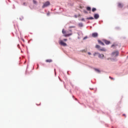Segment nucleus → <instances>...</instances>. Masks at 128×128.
<instances>
[{"mask_svg": "<svg viewBox=\"0 0 128 128\" xmlns=\"http://www.w3.org/2000/svg\"><path fill=\"white\" fill-rule=\"evenodd\" d=\"M118 54H120V52L118 50H114L112 52V58L114 60H116V58L118 56Z\"/></svg>", "mask_w": 128, "mask_h": 128, "instance_id": "nucleus-1", "label": "nucleus"}, {"mask_svg": "<svg viewBox=\"0 0 128 128\" xmlns=\"http://www.w3.org/2000/svg\"><path fill=\"white\" fill-rule=\"evenodd\" d=\"M50 5V2L47 1L46 2H45L44 3V4L42 6V8H46V6H48Z\"/></svg>", "mask_w": 128, "mask_h": 128, "instance_id": "nucleus-2", "label": "nucleus"}, {"mask_svg": "<svg viewBox=\"0 0 128 128\" xmlns=\"http://www.w3.org/2000/svg\"><path fill=\"white\" fill-rule=\"evenodd\" d=\"M60 44H61V46H67L66 44L62 40L60 41Z\"/></svg>", "mask_w": 128, "mask_h": 128, "instance_id": "nucleus-3", "label": "nucleus"}, {"mask_svg": "<svg viewBox=\"0 0 128 128\" xmlns=\"http://www.w3.org/2000/svg\"><path fill=\"white\" fill-rule=\"evenodd\" d=\"M102 42L106 44H110V42L106 40H103Z\"/></svg>", "mask_w": 128, "mask_h": 128, "instance_id": "nucleus-4", "label": "nucleus"}, {"mask_svg": "<svg viewBox=\"0 0 128 128\" xmlns=\"http://www.w3.org/2000/svg\"><path fill=\"white\" fill-rule=\"evenodd\" d=\"M98 18H100V15H98V14H94V18H95V20H98Z\"/></svg>", "mask_w": 128, "mask_h": 128, "instance_id": "nucleus-5", "label": "nucleus"}, {"mask_svg": "<svg viewBox=\"0 0 128 128\" xmlns=\"http://www.w3.org/2000/svg\"><path fill=\"white\" fill-rule=\"evenodd\" d=\"M104 54H98V57L99 58H104Z\"/></svg>", "mask_w": 128, "mask_h": 128, "instance_id": "nucleus-6", "label": "nucleus"}, {"mask_svg": "<svg viewBox=\"0 0 128 128\" xmlns=\"http://www.w3.org/2000/svg\"><path fill=\"white\" fill-rule=\"evenodd\" d=\"M118 8H122L124 7V4H122L120 2H119V3H118Z\"/></svg>", "mask_w": 128, "mask_h": 128, "instance_id": "nucleus-7", "label": "nucleus"}, {"mask_svg": "<svg viewBox=\"0 0 128 128\" xmlns=\"http://www.w3.org/2000/svg\"><path fill=\"white\" fill-rule=\"evenodd\" d=\"M118 46V44L117 42H114L112 44L113 48H116V46Z\"/></svg>", "mask_w": 128, "mask_h": 128, "instance_id": "nucleus-8", "label": "nucleus"}, {"mask_svg": "<svg viewBox=\"0 0 128 128\" xmlns=\"http://www.w3.org/2000/svg\"><path fill=\"white\" fill-rule=\"evenodd\" d=\"M98 42L100 44H102V46H104V44L100 40H98Z\"/></svg>", "mask_w": 128, "mask_h": 128, "instance_id": "nucleus-9", "label": "nucleus"}, {"mask_svg": "<svg viewBox=\"0 0 128 128\" xmlns=\"http://www.w3.org/2000/svg\"><path fill=\"white\" fill-rule=\"evenodd\" d=\"M92 36L93 38H96V36H98V33H93Z\"/></svg>", "mask_w": 128, "mask_h": 128, "instance_id": "nucleus-10", "label": "nucleus"}, {"mask_svg": "<svg viewBox=\"0 0 128 128\" xmlns=\"http://www.w3.org/2000/svg\"><path fill=\"white\" fill-rule=\"evenodd\" d=\"M46 62H52V59H48L46 60Z\"/></svg>", "mask_w": 128, "mask_h": 128, "instance_id": "nucleus-11", "label": "nucleus"}, {"mask_svg": "<svg viewBox=\"0 0 128 128\" xmlns=\"http://www.w3.org/2000/svg\"><path fill=\"white\" fill-rule=\"evenodd\" d=\"M99 54H100V53H98V52H95L93 54V56H98Z\"/></svg>", "mask_w": 128, "mask_h": 128, "instance_id": "nucleus-12", "label": "nucleus"}, {"mask_svg": "<svg viewBox=\"0 0 128 128\" xmlns=\"http://www.w3.org/2000/svg\"><path fill=\"white\" fill-rule=\"evenodd\" d=\"M83 26H84V25H83L82 23H80V24H78V26H79L80 28H82Z\"/></svg>", "mask_w": 128, "mask_h": 128, "instance_id": "nucleus-13", "label": "nucleus"}, {"mask_svg": "<svg viewBox=\"0 0 128 128\" xmlns=\"http://www.w3.org/2000/svg\"><path fill=\"white\" fill-rule=\"evenodd\" d=\"M99 50H100L101 52H106V49L104 48H100V49H99Z\"/></svg>", "mask_w": 128, "mask_h": 128, "instance_id": "nucleus-14", "label": "nucleus"}, {"mask_svg": "<svg viewBox=\"0 0 128 128\" xmlns=\"http://www.w3.org/2000/svg\"><path fill=\"white\" fill-rule=\"evenodd\" d=\"M86 10H88L89 12H90V10H92V8H90V7L88 6L86 8Z\"/></svg>", "mask_w": 128, "mask_h": 128, "instance_id": "nucleus-15", "label": "nucleus"}, {"mask_svg": "<svg viewBox=\"0 0 128 128\" xmlns=\"http://www.w3.org/2000/svg\"><path fill=\"white\" fill-rule=\"evenodd\" d=\"M96 48H100V45H96Z\"/></svg>", "mask_w": 128, "mask_h": 128, "instance_id": "nucleus-16", "label": "nucleus"}, {"mask_svg": "<svg viewBox=\"0 0 128 128\" xmlns=\"http://www.w3.org/2000/svg\"><path fill=\"white\" fill-rule=\"evenodd\" d=\"M96 8H92V12H96Z\"/></svg>", "mask_w": 128, "mask_h": 128, "instance_id": "nucleus-17", "label": "nucleus"}, {"mask_svg": "<svg viewBox=\"0 0 128 128\" xmlns=\"http://www.w3.org/2000/svg\"><path fill=\"white\" fill-rule=\"evenodd\" d=\"M86 20H94V17H89L86 18Z\"/></svg>", "mask_w": 128, "mask_h": 128, "instance_id": "nucleus-18", "label": "nucleus"}, {"mask_svg": "<svg viewBox=\"0 0 128 128\" xmlns=\"http://www.w3.org/2000/svg\"><path fill=\"white\" fill-rule=\"evenodd\" d=\"M72 36V34H64V36Z\"/></svg>", "mask_w": 128, "mask_h": 128, "instance_id": "nucleus-19", "label": "nucleus"}, {"mask_svg": "<svg viewBox=\"0 0 128 128\" xmlns=\"http://www.w3.org/2000/svg\"><path fill=\"white\" fill-rule=\"evenodd\" d=\"M76 28V26H70L69 27V28Z\"/></svg>", "mask_w": 128, "mask_h": 128, "instance_id": "nucleus-20", "label": "nucleus"}, {"mask_svg": "<svg viewBox=\"0 0 128 128\" xmlns=\"http://www.w3.org/2000/svg\"><path fill=\"white\" fill-rule=\"evenodd\" d=\"M95 70L96 72H100V70H98V69H95Z\"/></svg>", "mask_w": 128, "mask_h": 128, "instance_id": "nucleus-21", "label": "nucleus"}, {"mask_svg": "<svg viewBox=\"0 0 128 128\" xmlns=\"http://www.w3.org/2000/svg\"><path fill=\"white\" fill-rule=\"evenodd\" d=\"M88 54L89 56L92 55V53H90V52H88Z\"/></svg>", "mask_w": 128, "mask_h": 128, "instance_id": "nucleus-22", "label": "nucleus"}, {"mask_svg": "<svg viewBox=\"0 0 128 128\" xmlns=\"http://www.w3.org/2000/svg\"><path fill=\"white\" fill-rule=\"evenodd\" d=\"M81 20H82V22H84V18H82V19Z\"/></svg>", "mask_w": 128, "mask_h": 128, "instance_id": "nucleus-23", "label": "nucleus"}, {"mask_svg": "<svg viewBox=\"0 0 128 128\" xmlns=\"http://www.w3.org/2000/svg\"><path fill=\"white\" fill-rule=\"evenodd\" d=\"M86 38H88V37H84V40H86Z\"/></svg>", "mask_w": 128, "mask_h": 128, "instance_id": "nucleus-24", "label": "nucleus"}, {"mask_svg": "<svg viewBox=\"0 0 128 128\" xmlns=\"http://www.w3.org/2000/svg\"><path fill=\"white\" fill-rule=\"evenodd\" d=\"M64 42H66V40H67V39H64Z\"/></svg>", "mask_w": 128, "mask_h": 128, "instance_id": "nucleus-25", "label": "nucleus"}, {"mask_svg": "<svg viewBox=\"0 0 128 128\" xmlns=\"http://www.w3.org/2000/svg\"><path fill=\"white\" fill-rule=\"evenodd\" d=\"M74 16H75V18H78V16H76V15H75Z\"/></svg>", "mask_w": 128, "mask_h": 128, "instance_id": "nucleus-26", "label": "nucleus"}, {"mask_svg": "<svg viewBox=\"0 0 128 128\" xmlns=\"http://www.w3.org/2000/svg\"><path fill=\"white\" fill-rule=\"evenodd\" d=\"M24 5L25 6L26 5V2L24 3Z\"/></svg>", "mask_w": 128, "mask_h": 128, "instance_id": "nucleus-27", "label": "nucleus"}, {"mask_svg": "<svg viewBox=\"0 0 128 128\" xmlns=\"http://www.w3.org/2000/svg\"><path fill=\"white\" fill-rule=\"evenodd\" d=\"M34 4H36V1H34Z\"/></svg>", "mask_w": 128, "mask_h": 128, "instance_id": "nucleus-28", "label": "nucleus"}, {"mask_svg": "<svg viewBox=\"0 0 128 128\" xmlns=\"http://www.w3.org/2000/svg\"><path fill=\"white\" fill-rule=\"evenodd\" d=\"M62 32H64V30L62 31Z\"/></svg>", "mask_w": 128, "mask_h": 128, "instance_id": "nucleus-29", "label": "nucleus"}, {"mask_svg": "<svg viewBox=\"0 0 128 128\" xmlns=\"http://www.w3.org/2000/svg\"><path fill=\"white\" fill-rule=\"evenodd\" d=\"M123 116H126V115L124 114Z\"/></svg>", "mask_w": 128, "mask_h": 128, "instance_id": "nucleus-30", "label": "nucleus"}, {"mask_svg": "<svg viewBox=\"0 0 128 128\" xmlns=\"http://www.w3.org/2000/svg\"><path fill=\"white\" fill-rule=\"evenodd\" d=\"M110 78H111V79H112V78H110Z\"/></svg>", "mask_w": 128, "mask_h": 128, "instance_id": "nucleus-31", "label": "nucleus"}]
</instances>
